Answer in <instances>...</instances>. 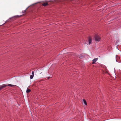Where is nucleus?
<instances>
[{"mask_svg": "<svg viewBox=\"0 0 121 121\" xmlns=\"http://www.w3.org/2000/svg\"><path fill=\"white\" fill-rule=\"evenodd\" d=\"M95 38L96 41H99L100 40V38L99 36L97 35H95Z\"/></svg>", "mask_w": 121, "mask_h": 121, "instance_id": "1", "label": "nucleus"}, {"mask_svg": "<svg viewBox=\"0 0 121 121\" xmlns=\"http://www.w3.org/2000/svg\"><path fill=\"white\" fill-rule=\"evenodd\" d=\"M6 86L5 84L1 85L0 86V90H1L3 88Z\"/></svg>", "mask_w": 121, "mask_h": 121, "instance_id": "2", "label": "nucleus"}, {"mask_svg": "<svg viewBox=\"0 0 121 121\" xmlns=\"http://www.w3.org/2000/svg\"><path fill=\"white\" fill-rule=\"evenodd\" d=\"M98 58H95L93 60V62L92 63V64H94L96 62V61L98 60Z\"/></svg>", "mask_w": 121, "mask_h": 121, "instance_id": "3", "label": "nucleus"}, {"mask_svg": "<svg viewBox=\"0 0 121 121\" xmlns=\"http://www.w3.org/2000/svg\"><path fill=\"white\" fill-rule=\"evenodd\" d=\"M88 39L89 41V44H90L91 42V39L90 37H89Z\"/></svg>", "mask_w": 121, "mask_h": 121, "instance_id": "4", "label": "nucleus"}, {"mask_svg": "<svg viewBox=\"0 0 121 121\" xmlns=\"http://www.w3.org/2000/svg\"><path fill=\"white\" fill-rule=\"evenodd\" d=\"M42 5L44 6H46V5L48 4V3L47 2L43 3L42 4Z\"/></svg>", "mask_w": 121, "mask_h": 121, "instance_id": "5", "label": "nucleus"}, {"mask_svg": "<svg viewBox=\"0 0 121 121\" xmlns=\"http://www.w3.org/2000/svg\"><path fill=\"white\" fill-rule=\"evenodd\" d=\"M5 85L6 86H11V87L14 86H16V85H11V84H8L7 85Z\"/></svg>", "mask_w": 121, "mask_h": 121, "instance_id": "6", "label": "nucleus"}, {"mask_svg": "<svg viewBox=\"0 0 121 121\" xmlns=\"http://www.w3.org/2000/svg\"><path fill=\"white\" fill-rule=\"evenodd\" d=\"M83 102L86 105H87V103L86 101L84 99H83Z\"/></svg>", "mask_w": 121, "mask_h": 121, "instance_id": "7", "label": "nucleus"}, {"mask_svg": "<svg viewBox=\"0 0 121 121\" xmlns=\"http://www.w3.org/2000/svg\"><path fill=\"white\" fill-rule=\"evenodd\" d=\"M30 91V89H27L26 90V92L28 93Z\"/></svg>", "mask_w": 121, "mask_h": 121, "instance_id": "8", "label": "nucleus"}, {"mask_svg": "<svg viewBox=\"0 0 121 121\" xmlns=\"http://www.w3.org/2000/svg\"><path fill=\"white\" fill-rule=\"evenodd\" d=\"M34 76V75H31L30 76V78L31 79H32Z\"/></svg>", "mask_w": 121, "mask_h": 121, "instance_id": "9", "label": "nucleus"}, {"mask_svg": "<svg viewBox=\"0 0 121 121\" xmlns=\"http://www.w3.org/2000/svg\"><path fill=\"white\" fill-rule=\"evenodd\" d=\"M18 16H14V17H13L12 18H14V17H18Z\"/></svg>", "mask_w": 121, "mask_h": 121, "instance_id": "10", "label": "nucleus"}, {"mask_svg": "<svg viewBox=\"0 0 121 121\" xmlns=\"http://www.w3.org/2000/svg\"><path fill=\"white\" fill-rule=\"evenodd\" d=\"M32 75H34V73L33 71H32Z\"/></svg>", "mask_w": 121, "mask_h": 121, "instance_id": "11", "label": "nucleus"}, {"mask_svg": "<svg viewBox=\"0 0 121 121\" xmlns=\"http://www.w3.org/2000/svg\"><path fill=\"white\" fill-rule=\"evenodd\" d=\"M50 78V77H48V79H49V78Z\"/></svg>", "mask_w": 121, "mask_h": 121, "instance_id": "12", "label": "nucleus"}]
</instances>
